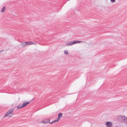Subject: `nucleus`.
<instances>
[{
  "label": "nucleus",
  "instance_id": "nucleus-2",
  "mask_svg": "<svg viewBox=\"0 0 127 127\" xmlns=\"http://www.w3.org/2000/svg\"><path fill=\"white\" fill-rule=\"evenodd\" d=\"M83 42V41H72L70 42H69L68 43L66 44L65 45L67 46H71L72 45L77 44L78 43H80L81 42Z\"/></svg>",
  "mask_w": 127,
  "mask_h": 127
},
{
  "label": "nucleus",
  "instance_id": "nucleus-1",
  "mask_svg": "<svg viewBox=\"0 0 127 127\" xmlns=\"http://www.w3.org/2000/svg\"><path fill=\"white\" fill-rule=\"evenodd\" d=\"M13 108L9 109L4 115V116L3 117V118H4L6 117H11L13 115V113L12 112L13 111Z\"/></svg>",
  "mask_w": 127,
  "mask_h": 127
},
{
  "label": "nucleus",
  "instance_id": "nucleus-5",
  "mask_svg": "<svg viewBox=\"0 0 127 127\" xmlns=\"http://www.w3.org/2000/svg\"><path fill=\"white\" fill-rule=\"evenodd\" d=\"M120 117L122 118L124 120V122L126 123H127V117H125L124 116H120Z\"/></svg>",
  "mask_w": 127,
  "mask_h": 127
},
{
  "label": "nucleus",
  "instance_id": "nucleus-8",
  "mask_svg": "<svg viewBox=\"0 0 127 127\" xmlns=\"http://www.w3.org/2000/svg\"><path fill=\"white\" fill-rule=\"evenodd\" d=\"M26 46L29 45L36 44V43H34V42H26Z\"/></svg>",
  "mask_w": 127,
  "mask_h": 127
},
{
  "label": "nucleus",
  "instance_id": "nucleus-9",
  "mask_svg": "<svg viewBox=\"0 0 127 127\" xmlns=\"http://www.w3.org/2000/svg\"><path fill=\"white\" fill-rule=\"evenodd\" d=\"M30 103L29 102H26L22 104V107H23L26 106L28 104Z\"/></svg>",
  "mask_w": 127,
  "mask_h": 127
},
{
  "label": "nucleus",
  "instance_id": "nucleus-11",
  "mask_svg": "<svg viewBox=\"0 0 127 127\" xmlns=\"http://www.w3.org/2000/svg\"><path fill=\"white\" fill-rule=\"evenodd\" d=\"M5 10V8L4 7H3L2 8V9L1 10V11L2 12H4Z\"/></svg>",
  "mask_w": 127,
  "mask_h": 127
},
{
  "label": "nucleus",
  "instance_id": "nucleus-13",
  "mask_svg": "<svg viewBox=\"0 0 127 127\" xmlns=\"http://www.w3.org/2000/svg\"><path fill=\"white\" fill-rule=\"evenodd\" d=\"M23 107H22V106H20L19 105L17 106V108L18 109H19V108H22Z\"/></svg>",
  "mask_w": 127,
  "mask_h": 127
},
{
  "label": "nucleus",
  "instance_id": "nucleus-4",
  "mask_svg": "<svg viewBox=\"0 0 127 127\" xmlns=\"http://www.w3.org/2000/svg\"><path fill=\"white\" fill-rule=\"evenodd\" d=\"M106 124L107 127H111L112 126V123L110 122H107Z\"/></svg>",
  "mask_w": 127,
  "mask_h": 127
},
{
  "label": "nucleus",
  "instance_id": "nucleus-10",
  "mask_svg": "<svg viewBox=\"0 0 127 127\" xmlns=\"http://www.w3.org/2000/svg\"><path fill=\"white\" fill-rule=\"evenodd\" d=\"M64 53L66 54V55H67L68 54V51L67 50H66L64 51Z\"/></svg>",
  "mask_w": 127,
  "mask_h": 127
},
{
  "label": "nucleus",
  "instance_id": "nucleus-7",
  "mask_svg": "<svg viewBox=\"0 0 127 127\" xmlns=\"http://www.w3.org/2000/svg\"><path fill=\"white\" fill-rule=\"evenodd\" d=\"M50 122L49 119H46L45 121H41V123L44 124H46Z\"/></svg>",
  "mask_w": 127,
  "mask_h": 127
},
{
  "label": "nucleus",
  "instance_id": "nucleus-12",
  "mask_svg": "<svg viewBox=\"0 0 127 127\" xmlns=\"http://www.w3.org/2000/svg\"><path fill=\"white\" fill-rule=\"evenodd\" d=\"M111 2L113 3L115 2H116L115 0H110Z\"/></svg>",
  "mask_w": 127,
  "mask_h": 127
},
{
  "label": "nucleus",
  "instance_id": "nucleus-14",
  "mask_svg": "<svg viewBox=\"0 0 127 127\" xmlns=\"http://www.w3.org/2000/svg\"><path fill=\"white\" fill-rule=\"evenodd\" d=\"M3 51V50H0V53L1 52H2Z\"/></svg>",
  "mask_w": 127,
  "mask_h": 127
},
{
  "label": "nucleus",
  "instance_id": "nucleus-6",
  "mask_svg": "<svg viewBox=\"0 0 127 127\" xmlns=\"http://www.w3.org/2000/svg\"><path fill=\"white\" fill-rule=\"evenodd\" d=\"M20 45L21 46L23 47H24L26 46V42H21Z\"/></svg>",
  "mask_w": 127,
  "mask_h": 127
},
{
  "label": "nucleus",
  "instance_id": "nucleus-3",
  "mask_svg": "<svg viewBox=\"0 0 127 127\" xmlns=\"http://www.w3.org/2000/svg\"><path fill=\"white\" fill-rule=\"evenodd\" d=\"M63 115V114L61 113H60L58 115V118L52 122L50 123V124H52L53 123H55L56 122H58L59 120L62 117Z\"/></svg>",
  "mask_w": 127,
  "mask_h": 127
}]
</instances>
